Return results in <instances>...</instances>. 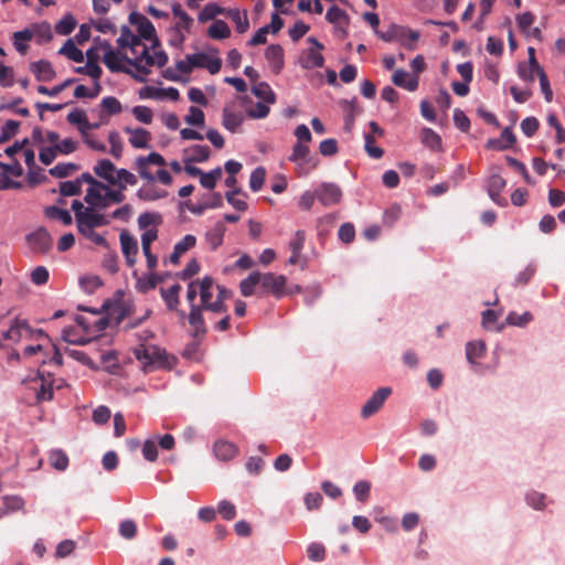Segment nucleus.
<instances>
[{
  "label": "nucleus",
  "mask_w": 565,
  "mask_h": 565,
  "mask_svg": "<svg viewBox=\"0 0 565 565\" xmlns=\"http://www.w3.org/2000/svg\"><path fill=\"white\" fill-rule=\"evenodd\" d=\"M67 121L72 125H76L78 127L79 132L82 136H86V132L89 129L97 128V124H89L87 120V116L84 110L82 109H74L67 115Z\"/></svg>",
  "instance_id": "nucleus-22"
},
{
  "label": "nucleus",
  "mask_w": 565,
  "mask_h": 565,
  "mask_svg": "<svg viewBox=\"0 0 565 565\" xmlns=\"http://www.w3.org/2000/svg\"><path fill=\"white\" fill-rule=\"evenodd\" d=\"M31 71L34 73L38 81L50 82L56 73L49 61H38L31 64Z\"/></svg>",
  "instance_id": "nucleus-23"
},
{
  "label": "nucleus",
  "mask_w": 565,
  "mask_h": 565,
  "mask_svg": "<svg viewBox=\"0 0 565 565\" xmlns=\"http://www.w3.org/2000/svg\"><path fill=\"white\" fill-rule=\"evenodd\" d=\"M516 139L511 128L507 127L501 132L500 138L489 139L487 142L488 149L505 150L515 143Z\"/></svg>",
  "instance_id": "nucleus-18"
},
{
  "label": "nucleus",
  "mask_w": 565,
  "mask_h": 565,
  "mask_svg": "<svg viewBox=\"0 0 565 565\" xmlns=\"http://www.w3.org/2000/svg\"><path fill=\"white\" fill-rule=\"evenodd\" d=\"M126 63L136 67V70L143 75L150 73L149 66L157 65L162 67L168 62V55L164 51H156L153 54L149 53L148 47H143V51L136 58L125 57Z\"/></svg>",
  "instance_id": "nucleus-3"
},
{
  "label": "nucleus",
  "mask_w": 565,
  "mask_h": 565,
  "mask_svg": "<svg viewBox=\"0 0 565 565\" xmlns=\"http://www.w3.org/2000/svg\"><path fill=\"white\" fill-rule=\"evenodd\" d=\"M265 178L266 170L264 167H257L256 169H254L249 178V186L252 191L258 192L264 185Z\"/></svg>",
  "instance_id": "nucleus-48"
},
{
  "label": "nucleus",
  "mask_w": 565,
  "mask_h": 565,
  "mask_svg": "<svg viewBox=\"0 0 565 565\" xmlns=\"http://www.w3.org/2000/svg\"><path fill=\"white\" fill-rule=\"evenodd\" d=\"M122 254L129 267L135 266L137 262L138 244L137 241L127 232L122 231L119 235Z\"/></svg>",
  "instance_id": "nucleus-12"
},
{
  "label": "nucleus",
  "mask_w": 565,
  "mask_h": 565,
  "mask_svg": "<svg viewBox=\"0 0 565 565\" xmlns=\"http://www.w3.org/2000/svg\"><path fill=\"white\" fill-rule=\"evenodd\" d=\"M20 127V122L17 120H7L1 128L0 145L9 141L13 136L17 135Z\"/></svg>",
  "instance_id": "nucleus-50"
},
{
  "label": "nucleus",
  "mask_w": 565,
  "mask_h": 565,
  "mask_svg": "<svg viewBox=\"0 0 565 565\" xmlns=\"http://www.w3.org/2000/svg\"><path fill=\"white\" fill-rule=\"evenodd\" d=\"M108 224V221L104 215L93 211V207H86V212H83V216L77 222V228L84 227H99Z\"/></svg>",
  "instance_id": "nucleus-17"
},
{
  "label": "nucleus",
  "mask_w": 565,
  "mask_h": 565,
  "mask_svg": "<svg viewBox=\"0 0 565 565\" xmlns=\"http://www.w3.org/2000/svg\"><path fill=\"white\" fill-rule=\"evenodd\" d=\"M188 60L192 65L200 68H206L211 74H216L222 67V61L218 57H212L205 53H196L188 55Z\"/></svg>",
  "instance_id": "nucleus-11"
},
{
  "label": "nucleus",
  "mask_w": 565,
  "mask_h": 565,
  "mask_svg": "<svg viewBox=\"0 0 565 565\" xmlns=\"http://www.w3.org/2000/svg\"><path fill=\"white\" fill-rule=\"evenodd\" d=\"M46 215L51 218L61 221L64 225H71L73 222L72 215L67 210L57 206H50L46 209Z\"/></svg>",
  "instance_id": "nucleus-51"
},
{
  "label": "nucleus",
  "mask_w": 565,
  "mask_h": 565,
  "mask_svg": "<svg viewBox=\"0 0 565 565\" xmlns=\"http://www.w3.org/2000/svg\"><path fill=\"white\" fill-rule=\"evenodd\" d=\"M533 316L531 312L525 311L522 315L516 312H510L507 317V322L511 326L524 327L532 321Z\"/></svg>",
  "instance_id": "nucleus-61"
},
{
  "label": "nucleus",
  "mask_w": 565,
  "mask_h": 565,
  "mask_svg": "<svg viewBox=\"0 0 565 565\" xmlns=\"http://www.w3.org/2000/svg\"><path fill=\"white\" fill-rule=\"evenodd\" d=\"M252 93L267 104H275L276 96L266 82H259L253 85Z\"/></svg>",
  "instance_id": "nucleus-34"
},
{
  "label": "nucleus",
  "mask_w": 565,
  "mask_h": 565,
  "mask_svg": "<svg viewBox=\"0 0 565 565\" xmlns=\"http://www.w3.org/2000/svg\"><path fill=\"white\" fill-rule=\"evenodd\" d=\"M244 116L241 111H233L230 106H225L222 111V125L231 132H235L242 125Z\"/></svg>",
  "instance_id": "nucleus-20"
},
{
  "label": "nucleus",
  "mask_w": 565,
  "mask_h": 565,
  "mask_svg": "<svg viewBox=\"0 0 565 565\" xmlns=\"http://www.w3.org/2000/svg\"><path fill=\"white\" fill-rule=\"evenodd\" d=\"M58 54L66 56L73 62L82 63L84 61L83 52L76 47L72 39H68L60 49Z\"/></svg>",
  "instance_id": "nucleus-37"
},
{
  "label": "nucleus",
  "mask_w": 565,
  "mask_h": 565,
  "mask_svg": "<svg viewBox=\"0 0 565 565\" xmlns=\"http://www.w3.org/2000/svg\"><path fill=\"white\" fill-rule=\"evenodd\" d=\"M135 166H136V169L139 173V175L149 181V182H153L156 180V175L151 173L150 171V164L147 163L145 160H143V156H140L136 159V162H135Z\"/></svg>",
  "instance_id": "nucleus-64"
},
{
  "label": "nucleus",
  "mask_w": 565,
  "mask_h": 565,
  "mask_svg": "<svg viewBox=\"0 0 565 565\" xmlns=\"http://www.w3.org/2000/svg\"><path fill=\"white\" fill-rule=\"evenodd\" d=\"M226 13L225 9L220 7L217 3H207L199 13V21L204 23L213 20L218 14Z\"/></svg>",
  "instance_id": "nucleus-42"
},
{
  "label": "nucleus",
  "mask_w": 565,
  "mask_h": 565,
  "mask_svg": "<svg viewBox=\"0 0 565 565\" xmlns=\"http://www.w3.org/2000/svg\"><path fill=\"white\" fill-rule=\"evenodd\" d=\"M138 182L137 177L126 169H117L109 180L110 185L126 190L127 185H136Z\"/></svg>",
  "instance_id": "nucleus-19"
},
{
  "label": "nucleus",
  "mask_w": 565,
  "mask_h": 565,
  "mask_svg": "<svg viewBox=\"0 0 565 565\" xmlns=\"http://www.w3.org/2000/svg\"><path fill=\"white\" fill-rule=\"evenodd\" d=\"M95 174L109 183V180L116 172V166L108 159H100L94 167Z\"/></svg>",
  "instance_id": "nucleus-33"
},
{
  "label": "nucleus",
  "mask_w": 565,
  "mask_h": 565,
  "mask_svg": "<svg viewBox=\"0 0 565 565\" xmlns=\"http://www.w3.org/2000/svg\"><path fill=\"white\" fill-rule=\"evenodd\" d=\"M117 44L119 47H128V46H136L141 45V40L135 35L130 29L126 25L121 28L120 36L117 39Z\"/></svg>",
  "instance_id": "nucleus-39"
},
{
  "label": "nucleus",
  "mask_w": 565,
  "mask_h": 565,
  "mask_svg": "<svg viewBox=\"0 0 565 565\" xmlns=\"http://www.w3.org/2000/svg\"><path fill=\"white\" fill-rule=\"evenodd\" d=\"M507 181L500 174H492L487 181V191L491 200L495 203H500V194L505 188Z\"/></svg>",
  "instance_id": "nucleus-27"
},
{
  "label": "nucleus",
  "mask_w": 565,
  "mask_h": 565,
  "mask_svg": "<svg viewBox=\"0 0 565 565\" xmlns=\"http://www.w3.org/2000/svg\"><path fill=\"white\" fill-rule=\"evenodd\" d=\"M296 163V172L298 177H307L311 170L318 167L319 160L317 158H308Z\"/></svg>",
  "instance_id": "nucleus-59"
},
{
  "label": "nucleus",
  "mask_w": 565,
  "mask_h": 565,
  "mask_svg": "<svg viewBox=\"0 0 565 565\" xmlns=\"http://www.w3.org/2000/svg\"><path fill=\"white\" fill-rule=\"evenodd\" d=\"M213 451L218 460L230 461L236 457L238 448L231 441L218 439L214 443Z\"/></svg>",
  "instance_id": "nucleus-15"
},
{
  "label": "nucleus",
  "mask_w": 565,
  "mask_h": 565,
  "mask_svg": "<svg viewBox=\"0 0 565 565\" xmlns=\"http://www.w3.org/2000/svg\"><path fill=\"white\" fill-rule=\"evenodd\" d=\"M260 273L255 271L248 275L247 278L243 279L239 284L241 294L244 297H249L254 294L256 285L259 284Z\"/></svg>",
  "instance_id": "nucleus-41"
},
{
  "label": "nucleus",
  "mask_w": 565,
  "mask_h": 565,
  "mask_svg": "<svg viewBox=\"0 0 565 565\" xmlns=\"http://www.w3.org/2000/svg\"><path fill=\"white\" fill-rule=\"evenodd\" d=\"M49 462L54 469L64 471L68 466V457L63 450L54 449L49 455Z\"/></svg>",
  "instance_id": "nucleus-38"
},
{
  "label": "nucleus",
  "mask_w": 565,
  "mask_h": 565,
  "mask_svg": "<svg viewBox=\"0 0 565 565\" xmlns=\"http://www.w3.org/2000/svg\"><path fill=\"white\" fill-rule=\"evenodd\" d=\"M75 72L79 73V74H87L88 76H90L95 81L99 79L100 76H102V73H103V71H102L100 66L98 65V63L97 62H92V61H87L85 66L76 67Z\"/></svg>",
  "instance_id": "nucleus-56"
},
{
  "label": "nucleus",
  "mask_w": 565,
  "mask_h": 565,
  "mask_svg": "<svg viewBox=\"0 0 565 565\" xmlns=\"http://www.w3.org/2000/svg\"><path fill=\"white\" fill-rule=\"evenodd\" d=\"M317 200L323 206H331L339 204L342 200V191L339 185L334 183L323 182L317 189Z\"/></svg>",
  "instance_id": "nucleus-7"
},
{
  "label": "nucleus",
  "mask_w": 565,
  "mask_h": 565,
  "mask_svg": "<svg viewBox=\"0 0 565 565\" xmlns=\"http://www.w3.org/2000/svg\"><path fill=\"white\" fill-rule=\"evenodd\" d=\"M306 241V234L305 231H297L294 235V237L289 242V249L291 252V255L288 259L289 265H298L301 264V267H305V260L302 262L301 252L305 246Z\"/></svg>",
  "instance_id": "nucleus-13"
},
{
  "label": "nucleus",
  "mask_w": 565,
  "mask_h": 565,
  "mask_svg": "<svg viewBox=\"0 0 565 565\" xmlns=\"http://www.w3.org/2000/svg\"><path fill=\"white\" fill-rule=\"evenodd\" d=\"M108 141L110 143V154L115 159H120L122 156V140L117 131H110L108 135Z\"/></svg>",
  "instance_id": "nucleus-54"
},
{
  "label": "nucleus",
  "mask_w": 565,
  "mask_h": 565,
  "mask_svg": "<svg viewBox=\"0 0 565 565\" xmlns=\"http://www.w3.org/2000/svg\"><path fill=\"white\" fill-rule=\"evenodd\" d=\"M338 237L341 242L344 244H350L354 241L355 237V227L352 223H343L339 231H338Z\"/></svg>",
  "instance_id": "nucleus-62"
},
{
  "label": "nucleus",
  "mask_w": 565,
  "mask_h": 565,
  "mask_svg": "<svg viewBox=\"0 0 565 565\" xmlns=\"http://www.w3.org/2000/svg\"><path fill=\"white\" fill-rule=\"evenodd\" d=\"M76 24L75 18L72 14H67L55 25V31L60 35H68L73 32Z\"/></svg>",
  "instance_id": "nucleus-49"
},
{
  "label": "nucleus",
  "mask_w": 565,
  "mask_h": 565,
  "mask_svg": "<svg viewBox=\"0 0 565 565\" xmlns=\"http://www.w3.org/2000/svg\"><path fill=\"white\" fill-rule=\"evenodd\" d=\"M375 32L377 36L384 42L398 41L403 44L404 39H406L407 28L397 24H391L385 32Z\"/></svg>",
  "instance_id": "nucleus-26"
},
{
  "label": "nucleus",
  "mask_w": 565,
  "mask_h": 565,
  "mask_svg": "<svg viewBox=\"0 0 565 565\" xmlns=\"http://www.w3.org/2000/svg\"><path fill=\"white\" fill-rule=\"evenodd\" d=\"M126 132L130 134L129 142L137 149L148 148L149 140L151 138L150 132L142 128L131 129L126 128Z\"/></svg>",
  "instance_id": "nucleus-28"
},
{
  "label": "nucleus",
  "mask_w": 565,
  "mask_h": 565,
  "mask_svg": "<svg viewBox=\"0 0 565 565\" xmlns=\"http://www.w3.org/2000/svg\"><path fill=\"white\" fill-rule=\"evenodd\" d=\"M166 194V191L158 190L153 186L141 188L137 191V196L142 201H154L164 198Z\"/></svg>",
  "instance_id": "nucleus-52"
},
{
  "label": "nucleus",
  "mask_w": 565,
  "mask_h": 565,
  "mask_svg": "<svg viewBox=\"0 0 565 565\" xmlns=\"http://www.w3.org/2000/svg\"><path fill=\"white\" fill-rule=\"evenodd\" d=\"M163 353L164 352H162L156 345L140 344L134 350L136 359L140 361L145 366H152L160 362Z\"/></svg>",
  "instance_id": "nucleus-10"
},
{
  "label": "nucleus",
  "mask_w": 565,
  "mask_h": 565,
  "mask_svg": "<svg viewBox=\"0 0 565 565\" xmlns=\"http://www.w3.org/2000/svg\"><path fill=\"white\" fill-rule=\"evenodd\" d=\"M105 189L106 188H98L95 185L89 186L85 195V202L92 207H107L108 204L106 202V198H104L102 193Z\"/></svg>",
  "instance_id": "nucleus-29"
},
{
  "label": "nucleus",
  "mask_w": 565,
  "mask_h": 565,
  "mask_svg": "<svg viewBox=\"0 0 565 565\" xmlns=\"http://www.w3.org/2000/svg\"><path fill=\"white\" fill-rule=\"evenodd\" d=\"M111 319L116 324L122 322L127 317L132 313L134 305L130 301L120 300L109 306L105 305Z\"/></svg>",
  "instance_id": "nucleus-14"
},
{
  "label": "nucleus",
  "mask_w": 565,
  "mask_h": 565,
  "mask_svg": "<svg viewBox=\"0 0 565 565\" xmlns=\"http://www.w3.org/2000/svg\"><path fill=\"white\" fill-rule=\"evenodd\" d=\"M60 193L63 196H73L79 195L82 193V189L79 186V181H64L60 184Z\"/></svg>",
  "instance_id": "nucleus-63"
},
{
  "label": "nucleus",
  "mask_w": 565,
  "mask_h": 565,
  "mask_svg": "<svg viewBox=\"0 0 565 565\" xmlns=\"http://www.w3.org/2000/svg\"><path fill=\"white\" fill-rule=\"evenodd\" d=\"M184 121L190 126L203 127L205 124V115L200 108L191 106L189 114L184 117Z\"/></svg>",
  "instance_id": "nucleus-46"
},
{
  "label": "nucleus",
  "mask_w": 565,
  "mask_h": 565,
  "mask_svg": "<svg viewBox=\"0 0 565 565\" xmlns=\"http://www.w3.org/2000/svg\"><path fill=\"white\" fill-rule=\"evenodd\" d=\"M226 15L235 23L238 33H245L249 29L246 11L242 12L238 9H230L226 11Z\"/></svg>",
  "instance_id": "nucleus-31"
},
{
  "label": "nucleus",
  "mask_w": 565,
  "mask_h": 565,
  "mask_svg": "<svg viewBox=\"0 0 565 565\" xmlns=\"http://www.w3.org/2000/svg\"><path fill=\"white\" fill-rule=\"evenodd\" d=\"M265 57L270 63L275 73H279L284 66V50L279 44H271L265 51Z\"/></svg>",
  "instance_id": "nucleus-24"
},
{
  "label": "nucleus",
  "mask_w": 565,
  "mask_h": 565,
  "mask_svg": "<svg viewBox=\"0 0 565 565\" xmlns=\"http://www.w3.org/2000/svg\"><path fill=\"white\" fill-rule=\"evenodd\" d=\"M172 13L175 18H179V22L175 24L177 31L184 30L190 32L193 19L182 9L180 3L172 4Z\"/></svg>",
  "instance_id": "nucleus-32"
},
{
  "label": "nucleus",
  "mask_w": 565,
  "mask_h": 565,
  "mask_svg": "<svg viewBox=\"0 0 565 565\" xmlns=\"http://www.w3.org/2000/svg\"><path fill=\"white\" fill-rule=\"evenodd\" d=\"M371 483L365 480L358 481L353 487V493L358 501L366 502L370 498Z\"/></svg>",
  "instance_id": "nucleus-57"
},
{
  "label": "nucleus",
  "mask_w": 565,
  "mask_h": 565,
  "mask_svg": "<svg viewBox=\"0 0 565 565\" xmlns=\"http://www.w3.org/2000/svg\"><path fill=\"white\" fill-rule=\"evenodd\" d=\"M324 63V58L321 55L320 51L315 49H309L307 52V56L302 63V66L305 68H316V67H322Z\"/></svg>",
  "instance_id": "nucleus-47"
},
{
  "label": "nucleus",
  "mask_w": 565,
  "mask_h": 565,
  "mask_svg": "<svg viewBox=\"0 0 565 565\" xmlns=\"http://www.w3.org/2000/svg\"><path fill=\"white\" fill-rule=\"evenodd\" d=\"M201 279L191 281L188 285L186 300L190 306L189 324L192 327V337L196 340H202L207 332L203 316L200 313L199 305L195 303V298L200 291Z\"/></svg>",
  "instance_id": "nucleus-1"
},
{
  "label": "nucleus",
  "mask_w": 565,
  "mask_h": 565,
  "mask_svg": "<svg viewBox=\"0 0 565 565\" xmlns=\"http://www.w3.org/2000/svg\"><path fill=\"white\" fill-rule=\"evenodd\" d=\"M79 167L75 163H57L55 167L49 170V173L54 178H66L77 171Z\"/></svg>",
  "instance_id": "nucleus-44"
},
{
  "label": "nucleus",
  "mask_w": 565,
  "mask_h": 565,
  "mask_svg": "<svg viewBox=\"0 0 565 565\" xmlns=\"http://www.w3.org/2000/svg\"><path fill=\"white\" fill-rule=\"evenodd\" d=\"M103 47L107 49L106 53L104 54L103 62L108 67V70L113 73H126L134 76L139 82H145V77H138L132 74L130 68H127L122 65V62H126L125 57H128L127 55H121L118 52L114 51L108 42H105Z\"/></svg>",
  "instance_id": "nucleus-5"
},
{
  "label": "nucleus",
  "mask_w": 565,
  "mask_h": 565,
  "mask_svg": "<svg viewBox=\"0 0 565 565\" xmlns=\"http://www.w3.org/2000/svg\"><path fill=\"white\" fill-rule=\"evenodd\" d=\"M100 106L107 115H117L122 109L120 102L113 96L104 97Z\"/></svg>",
  "instance_id": "nucleus-60"
},
{
  "label": "nucleus",
  "mask_w": 565,
  "mask_h": 565,
  "mask_svg": "<svg viewBox=\"0 0 565 565\" xmlns=\"http://www.w3.org/2000/svg\"><path fill=\"white\" fill-rule=\"evenodd\" d=\"M286 281L287 279L284 275H276L274 273L260 274L259 278L262 287L277 298L284 295Z\"/></svg>",
  "instance_id": "nucleus-9"
},
{
  "label": "nucleus",
  "mask_w": 565,
  "mask_h": 565,
  "mask_svg": "<svg viewBox=\"0 0 565 565\" xmlns=\"http://www.w3.org/2000/svg\"><path fill=\"white\" fill-rule=\"evenodd\" d=\"M34 333L38 337L45 335L42 330L33 331L25 320L14 319L10 328L2 332V339L17 343L24 338H32Z\"/></svg>",
  "instance_id": "nucleus-4"
},
{
  "label": "nucleus",
  "mask_w": 565,
  "mask_h": 565,
  "mask_svg": "<svg viewBox=\"0 0 565 565\" xmlns=\"http://www.w3.org/2000/svg\"><path fill=\"white\" fill-rule=\"evenodd\" d=\"M184 162H205L209 160L211 150L207 146L194 145L184 150Z\"/></svg>",
  "instance_id": "nucleus-25"
},
{
  "label": "nucleus",
  "mask_w": 565,
  "mask_h": 565,
  "mask_svg": "<svg viewBox=\"0 0 565 565\" xmlns=\"http://www.w3.org/2000/svg\"><path fill=\"white\" fill-rule=\"evenodd\" d=\"M391 393V387H380L376 390L363 405L361 416L363 418H369L376 414L382 408Z\"/></svg>",
  "instance_id": "nucleus-6"
},
{
  "label": "nucleus",
  "mask_w": 565,
  "mask_h": 565,
  "mask_svg": "<svg viewBox=\"0 0 565 565\" xmlns=\"http://www.w3.org/2000/svg\"><path fill=\"white\" fill-rule=\"evenodd\" d=\"M422 141L431 150H439L441 148L440 136L430 128H424L422 130Z\"/></svg>",
  "instance_id": "nucleus-43"
},
{
  "label": "nucleus",
  "mask_w": 565,
  "mask_h": 565,
  "mask_svg": "<svg viewBox=\"0 0 565 565\" xmlns=\"http://www.w3.org/2000/svg\"><path fill=\"white\" fill-rule=\"evenodd\" d=\"M207 35L214 40H224L230 38L231 29L225 21L216 20L207 29Z\"/></svg>",
  "instance_id": "nucleus-35"
},
{
  "label": "nucleus",
  "mask_w": 565,
  "mask_h": 565,
  "mask_svg": "<svg viewBox=\"0 0 565 565\" xmlns=\"http://www.w3.org/2000/svg\"><path fill=\"white\" fill-rule=\"evenodd\" d=\"M163 222L162 215L157 212H145L138 217V226L140 230H149L150 225H161Z\"/></svg>",
  "instance_id": "nucleus-40"
},
{
  "label": "nucleus",
  "mask_w": 565,
  "mask_h": 565,
  "mask_svg": "<svg viewBox=\"0 0 565 565\" xmlns=\"http://www.w3.org/2000/svg\"><path fill=\"white\" fill-rule=\"evenodd\" d=\"M139 39L147 41H153L154 45H159V40L156 35V29L150 20H145L138 28Z\"/></svg>",
  "instance_id": "nucleus-45"
},
{
  "label": "nucleus",
  "mask_w": 565,
  "mask_h": 565,
  "mask_svg": "<svg viewBox=\"0 0 565 565\" xmlns=\"http://www.w3.org/2000/svg\"><path fill=\"white\" fill-rule=\"evenodd\" d=\"M309 146L307 142L297 141L292 148V153L289 157V160L292 162H299L300 160H305L310 158L309 154Z\"/></svg>",
  "instance_id": "nucleus-58"
},
{
  "label": "nucleus",
  "mask_w": 565,
  "mask_h": 565,
  "mask_svg": "<svg viewBox=\"0 0 565 565\" xmlns=\"http://www.w3.org/2000/svg\"><path fill=\"white\" fill-rule=\"evenodd\" d=\"M29 247L35 253H46L52 246L50 233L44 227H39L26 236Z\"/></svg>",
  "instance_id": "nucleus-8"
},
{
  "label": "nucleus",
  "mask_w": 565,
  "mask_h": 565,
  "mask_svg": "<svg viewBox=\"0 0 565 565\" xmlns=\"http://www.w3.org/2000/svg\"><path fill=\"white\" fill-rule=\"evenodd\" d=\"M215 289L214 279L210 276H205L201 279V286L199 288L200 291V313L203 316L204 311H210L213 313H225L227 312V307L222 306L221 301L213 300V294Z\"/></svg>",
  "instance_id": "nucleus-2"
},
{
  "label": "nucleus",
  "mask_w": 565,
  "mask_h": 565,
  "mask_svg": "<svg viewBox=\"0 0 565 565\" xmlns=\"http://www.w3.org/2000/svg\"><path fill=\"white\" fill-rule=\"evenodd\" d=\"M505 160H507V163L513 168L514 170H516L519 173L522 174L524 181L527 183V184H535V181L531 178V175L529 174L527 172V169L525 167L524 163H522L521 161H519L518 159L513 158V157H510V156H507L505 157Z\"/></svg>",
  "instance_id": "nucleus-55"
},
{
  "label": "nucleus",
  "mask_w": 565,
  "mask_h": 565,
  "mask_svg": "<svg viewBox=\"0 0 565 565\" xmlns=\"http://www.w3.org/2000/svg\"><path fill=\"white\" fill-rule=\"evenodd\" d=\"M394 85L414 92L418 87V77L409 75L404 70H396L392 76Z\"/></svg>",
  "instance_id": "nucleus-21"
},
{
  "label": "nucleus",
  "mask_w": 565,
  "mask_h": 565,
  "mask_svg": "<svg viewBox=\"0 0 565 565\" xmlns=\"http://www.w3.org/2000/svg\"><path fill=\"white\" fill-rule=\"evenodd\" d=\"M181 290V286L179 284L172 285L170 288H161L160 295L166 302L168 310H177V307L180 305L179 292Z\"/></svg>",
  "instance_id": "nucleus-30"
},
{
  "label": "nucleus",
  "mask_w": 565,
  "mask_h": 565,
  "mask_svg": "<svg viewBox=\"0 0 565 565\" xmlns=\"http://www.w3.org/2000/svg\"><path fill=\"white\" fill-rule=\"evenodd\" d=\"M226 226L221 221L216 222L212 228L206 231L204 239L212 250L217 249L223 244Z\"/></svg>",
  "instance_id": "nucleus-16"
},
{
  "label": "nucleus",
  "mask_w": 565,
  "mask_h": 565,
  "mask_svg": "<svg viewBox=\"0 0 565 565\" xmlns=\"http://www.w3.org/2000/svg\"><path fill=\"white\" fill-rule=\"evenodd\" d=\"M486 352V345L482 341H471L466 345V356L469 363L475 364Z\"/></svg>",
  "instance_id": "nucleus-36"
},
{
  "label": "nucleus",
  "mask_w": 565,
  "mask_h": 565,
  "mask_svg": "<svg viewBox=\"0 0 565 565\" xmlns=\"http://www.w3.org/2000/svg\"><path fill=\"white\" fill-rule=\"evenodd\" d=\"M79 284L86 294H94L99 287L103 286V280L95 275L85 276L81 278Z\"/></svg>",
  "instance_id": "nucleus-53"
}]
</instances>
